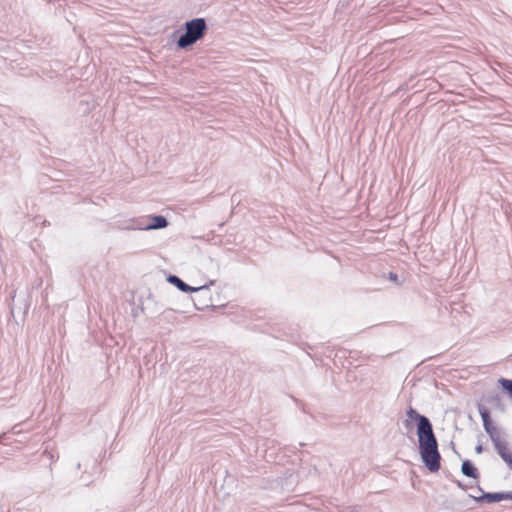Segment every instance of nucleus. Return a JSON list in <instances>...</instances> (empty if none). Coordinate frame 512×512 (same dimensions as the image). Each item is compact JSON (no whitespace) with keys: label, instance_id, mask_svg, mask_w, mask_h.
<instances>
[{"label":"nucleus","instance_id":"7ed1b4c3","mask_svg":"<svg viewBox=\"0 0 512 512\" xmlns=\"http://www.w3.org/2000/svg\"><path fill=\"white\" fill-rule=\"evenodd\" d=\"M168 222L164 216L149 215L146 218L132 219L125 227L128 230H155L167 227Z\"/></svg>","mask_w":512,"mask_h":512},{"label":"nucleus","instance_id":"9d476101","mask_svg":"<svg viewBox=\"0 0 512 512\" xmlns=\"http://www.w3.org/2000/svg\"><path fill=\"white\" fill-rule=\"evenodd\" d=\"M499 384L504 390L512 395V380L501 378L499 379Z\"/></svg>","mask_w":512,"mask_h":512},{"label":"nucleus","instance_id":"423d86ee","mask_svg":"<svg viewBox=\"0 0 512 512\" xmlns=\"http://www.w3.org/2000/svg\"><path fill=\"white\" fill-rule=\"evenodd\" d=\"M484 429L486 433L489 435L494 445L503 441L501 432L496 426L492 424L491 421L488 423L487 426H484Z\"/></svg>","mask_w":512,"mask_h":512},{"label":"nucleus","instance_id":"6e6552de","mask_svg":"<svg viewBox=\"0 0 512 512\" xmlns=\"http://www.w3.org/2000/svg\"><path fill=\"white\" fill-rule=\"evenodd\" d=\"M461 471L465 476L476 478L477 470L470 461H464L462 463Z\"/></svg>","mask_w":512,"mask_h":512},{"label":"nucleus","instance_id":"0eeeda50","mask_svg":"<svg viewBox=\"0 0 512 512\" xmlns=\"http://www.w3.org/2000/svg\"><path fill=\"white\" fill-rule=\"evenodd\" d=\"M477 500L482 501L486 500L487 502H498L501 500H506L508 498H512L511 493H486L481 497H475Z\"/></svg>","mask_w":512,"mask_h":512},{"label":"nucleus","instance_id":"f03ea898","mask_svg":"<svg viewBox=\"0 0 512 512\" xmlns=\"http://www.w3.org/2000/svg\"><path fill=\"white\" fill-rule=\"evenodd\" d=\"M185 33L177 41L179 48H187L200 40L207 30V24L204 18H194L185 23Z\"/></svg>","mask_w":512,"mask_h":512},{"label":"nucleus","instance_id":"9b49d317","mask_svg":"<svg viewBox=\"0 0 512 512\" xmlns=\"http://www.w3.org/2000/svg\"><path fill=\"white\" fill-rule=\"evenodd\" d=\"M482 451H483L482 446H481V445H478V446L476 447V452H477V453H481Z\"/></svg>","mask_w":512,"mask_h":512},{"label":"nucleus","instance_id":"f257e3e1","mask_svg":"<svg viewBox=\"0 0 512 512\" xmlns=\"http://www.w3.org/2000/svg\"><path fill=\"white\" fill-rule=\"evenodd\" d=\"M406 415L408 419L417 422L416 433L419 443V454L422 462L430 472H438L441 467V456L431 422L427 417L420 415L412 407H409Z\"/></svg>","mask_w":512,"mask_h":512},{"label":"nucleus","instance_id":"20e7f679","mask_svg":"<svg viewBox=\"0 0 512 512\" xmlns=\"http://www.w3.org/2000/svg\"><path fill=\"white\" fill-rule=\"evenodd\" d=\"M168 282L175 285L180 291L186 292V293L197 292V291H201L204 289H209V287L215 283L214 280H210L208 284H205V285H202L199 287H193V286L186 284L179 277H177L175 275L169 276Z\"/></svg>","mask_w":512,"mask_h":512},{"label":"nucleus","instance_id":"f8f14e48","mask_svg":"<svg viewBox=\"0 0 512 512\" xmlns=\"http://www.w3.org/2000/svg\"><path fill=\"white\" fill-rule=\"evenodd\" d=\"M390 279L396 280L397 279V275L394 274V273H390Z\"/></svg>","mask_w":512,"mask_h":512},{"label":"nucleus","instance_id":"1a4fd4ad","mask_svg":"<svg viewBox=\"0 0 512 512\" xmlns=\"http://www.w3.org/2000/svg\"><path fill=\"white\" fill-rule=\"evenodd\" d=\"M479 414H480V416L482 418L483 426H487L488 423L491 421L488 410L485 407L480 406L479 407Z\"/></svg>","mask_w":512,"mask_h":512},{"label":"nucleus","instance_id":"39448f33","mask_svg":"<svg viewBox=\"0 0 512 512\" xmlns=\"http://www.w3.org/2000/svg\"><path fill=\"white\" fill-rule=\"evenodd\" d=\"M494 446H495L497 453L500 455V457L503 459V461L512 470V454L509 452L507 443L503 440L502 442L497 443Z\"/></svg>","mask_w":512,"mask_h":512}]
</instances>
